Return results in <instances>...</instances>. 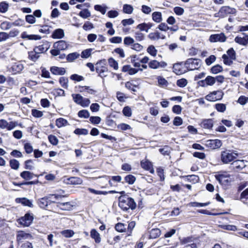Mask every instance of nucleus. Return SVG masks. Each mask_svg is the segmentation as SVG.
<instances>
[{
  "instance_id": "6ab92c4d",
  "label": "nucleus",
  "mask_w": 248,
  "mask_h": 248,
  "mask_svg": "<svg viewBox=\"0 0 248 248\" xmlns=\"http://www.w3.org/2000/svg\"><path fill=\"white\" fill-rule=\"evenodd\" d=\"M31 237V234L30 233H25L23 231H20L18 232L16 236L17 241L19 242H22L24 239H30Z\"/></svg>"
},
{
  "instance_id": "f3484780",
  "label": "nucleus",
  "mask_w": 248,
  "mask_h": 248,
  "mask_svg": "<svg viewBox=\"0 0 248 248\" xmlns=\"http://www.w3.org/2000/svg\"><path fill=\"white\" fill-rule=\"evenodd\" d=\"M244 36L243 37L236 36L234 41L236 43L243 46H246L248 44V35L245 33L243 34Z\"/></svg>"
},
{
  "instance_id": "a211bd4d",
  "label": "nucleus",
  "mask_w": 248,
  "mask_h": 248,
  "mask_svg": "<svg viewBox=\"0 0 248 248\" xmlns=\"http://www.w3.org/2000/svg\"><path fill=\"white\" fill-rule=\"evenodd\" d=\"M16 201L17 203H20L22 205L29 207H33V206L32 201L26 198H17Z\"/></svg>"
},
{
  "instance_id": "09e8293b",
  "label": "nucleus",
  "mask_w": 248,
  "mask_h": 248,
  "mask_svg": "<svg viewBox=\"0 0 248 248\" xmlns=\"http://www.w3.org/2000/svg\"><path fill=\"white\" fill-rule=\"evenodd\" d=\"M79 16L83 18H87L91 16L90 11L87 9H83L79 13Z\"/></svg>"
},
{
  "instance_id": "9d476101",
  "label": "nucleus",
  "mask_w": 248,
  "mask_h": 248,
  "mask_svg": "<svg viewBox=\"0 0 248 248\" xmlns=\"http://www.w3.org/2000/svg\"><path fill=\"white\" fill-rule=\"evenodd\" d=\"M205 146L211 149H215L220 148L222 142L219 140H209L205 141Z\"/></svg>"
},
{
  "instance_id": "338daca9",
  "label": "nucleus",
  "mask_w": 248,
  "mask_h": 248,
  "mask_svg": "<svg viewBox=\"0 0 248 248\" xmlns=\"http://www.w3.org/2000/svg\"><path fill=\"white\" fill-rule=\"evenodd\" d=\"M123 114L126 117H130L132 115V111L130 107H125L123 110Z\"/></svg>"
},
{
  "instance_id": "4468645a",
  "label": "nucleus",
  "mask_w": 248,
  "mask_h": 248,
  "mask_svg": "<svg viewBox=\"0 0 248 248\" xmlns=\"http://www.w3.org/2000/svg\"><path fill=\"white\" fill-rule=\"evenodd\" d=\"M53 47L61 50H65L68 47V44L64 40H60L53 44Z\"/></svg>"
},
{
  "instance_id": "aec40b11",
  "label": "nucleus",
  "mask_w": 248,
  "mask_h": 248,
  "mask_svg": "<svg viewBox=\"0 0 248 248\" xmlns=\"http://www.w3.org/2000/svg\"><path fill=\"white\" fill-rule=\"evenodd\" d=\"M57 207L62 210H70L72 205L70 202H57Z\"/></svg>"
},
{
  "instance_id": "8fccbe9b",
  "label": "nucleus",
  "mask_w": 248,
  "mask_h": 248,
  "mask_svg": "<svg viewBox=\"0 0 248 248\" xmlns=\"http://www.w3.org/2000/svg\"><path fill=\"white\" fill-rule=\"evenodd\" d=\"M147 51L151 55L155 57L157 54V50L153 45H151L148 46L147 49Z\"/></svg>"
},
{
  "instance_id": "13d9d810",
  "label": "nucleus",
  "mask_w": 248,
  "mask_h": 248,
  "mask_svg": "<svg viewBox=\"0 0 248 248\" xmlns=\"http://www.w3.org/2000/svg\"><path fill=\"white\" fill-rule=\"evenodd\" d=\"M107 8L108 7L107 6H102L100 5H95L94 6V9L100 12L103 15L106 13Z\"/></svg>"
},
{
  "instance_id": "3c124183",
  "label": "nucleus",
  "mask_w": 248,
  "mask_h": 248,
  "mask_svg": "<svg viewBox=\"0 0 248 248\" xmlns=\"http://www.w3.org/2000/svg\"><path fill=\"white\" fill-rule=\"evenodd\" d=\"M148 66L151 69H158L159 68V62L156 60L151 61L148 63Z\"/></svg>"
},
{
  "instance_id": "58836bf2",
  "label": "nucleus",
  "mask_w": 248,
  "mask_h": 248,
  "mask_svg": "<svg viewBox=\"0 0 248 248\" xmlns=\"http://www.w3.org/2000/svg\"><path fill=\"white\" fill-rule=\"evenodd\" d=\"M10 166L12 169L17 170L19 167V163L18 161L16 159H13L10 160Z\"/></svg>"
},
{
  "instance_id": "0e129e2a",
  "label": "nucleus",
  "mask_w": 248,
  "mask_h": 248,
  "mask_svg": "<svg viewBox=\"0 0 248 248\" xmlns=\"http://www.w3.org/2000/svg\"><path fill=\"white\" fill-rule=\"evenodd\" d=\"M26 22L30 24H34L36 22V19L33 15H28L25 16Z\"/></svg>"
},
{
  "instance_id": "49530a36",
  "label": "nucleus",
  "mask_w": 248,
  "mask_h": 248,
  "mask_svg": "<svg viewBox=\"0 0 248 248\" xmlns=\"http://www.w3.org/2000/svg\"><path fill=\"white\" fill-rule=\"evenodd\" d=\"M135 41L134 39L129 36L125 37L124 40V43L125 46H132V45L134 44Z\"/></svg>"
},
{
  "instance_id": "37998d69",
  "label": "nucleus",
  "mask_w": 248,
  "mask_h": 248,
  "mask_svg": "<svg viewBox=\"0 0 248 248\" xmlns=\"http://www.w3.org/2000/svg\"><path fill=\"white\" fill-rule=\"evenodd\" d=\"M0 27L3 30H8L11 28L13 26L12 22L4 21L0 24Z\"/></svg>"
},
{
  "instance_id": "f257e3e1",
  "label": "nucleus",
  "mask_w": 248,
  "mask_h": 248,
  "mask_svg": "<svg viewBox=\"0 0 248 248\" xmlns=\"http://www.w3.org/2000/svg\"><path fill=\"white\" fill-rule=\"evenodd\" d=\"M119 206L123 210L127 211L129 208L133 210L136 207V203L133 199L128 195H121L119 198Z\"/></svg>"
},
{
  "instance_id": "2eb2a0df",
  "label": "nucleus",
  "mask_w": 248,
  "mask_h": 248,
  "mask_svg": "<svg viewBox=\"0 0 248 248\" xmlns=\"http://www.w3.org/2000/svg\"><path fill=\"white\" fill-rule=\"evenodd\" d=\"M21 37L23 39L29 40H38L41 38V37L39 35L31 34L29 35L27 32H23L21 34Z\"/></svg>"
},
{
  "instance_id": "9b49d317",
  "label": "nucleus",
  "mask_w": 248,
  "mask_h": 248,
  "mask_svg": "<svg viewBox=\"0 0 248 248\" xmlns=\"http://www.w3.org/2000/svg\"><path fill=\"white\" fill-rule=\"evenodd\" d=\"M226 40V37L223 33L220 34H212L210 36L209 40L211 42H216L217 41L224 42Z\"/></svg>"
},
{
  "instance_id": "412c9836",
  "label": "nucleus",
  "mask_w": 248,
  "mask_h": 248,
  "mask_svg": "<svg viewBox=\"0 0 248 248\" xmlns=\"http://www.w3.org/2000/svg\"><path fill=\"white\" fill-rule=\"evenodd\" d=\"M64 36V32L62 29H58L55 30L51 35L52 38L54 39H61Z\"/></svg>"
},
{
  "instance_id": "864d4df0",
  "label": "nucleus",
  "mask_w": 248,
  "mask_h": 248,
  "mask_svg": "<svg viewBox=\"0 0 248 248\" xmlns=\"http://www.w3.org/2000/svg\"><path fill=\"white\" fill-rule=\"evenodd\" d=\"M227 55L230 59L235 60L236 59V53L233 48L229 49L227 51Z\"/></svg>"
},
{
  "instance_id": "052dcab7",
  "label": "nucleus",
  "mask_w": 248,
  "mask_h": 248,
  "mask_svg": "<svg viewBox=\"0 0 248 248\" xmlns=\"http://www.w3.org/2000/svg\"><path fill=\"white\" fill-rule=\"evenodd\" d=\"M61 233L64 237L68 238L72 237L74 234V232L71 230H66L62 231Z\"/></svg>"
},
{
  "instance_id": "bf43d9fd",
  "label": "nucleus",
  "mask_w": 248,
  "mask_h": 248,
  "mask_svg": "<svg viewBox=\"0 0 248 248\" xmlns=\"http://www.w3.org/2000/svg\"><path fill=\"white\" fill-rule=\"evenodd\" d=\"M49 141L53 145H56L59 142L58 139L55 136L50 135L48 137Z\"/></svg>"
},
{
  "instance_id": "cd10ccee",
  "label": "nucleus",
  "mask_w": 248,
  "mask_h": 248,
  "mask_svg": "<svg viewBox=\"0 0 248 248\" xmlns=\"http://www.w3.org/2000/svg\"><path fill=\"white\" fill-rule=\"evenodd\" d=\"M20 175L23 179L26 180H29L33 178L34 174L33 173L29 171H23L20 173Z\"/></svg>"
},
{
  "instance_id": "6e6d98bb",
  "label": "nucleus",
  "mask_w": 248,
  "mask_h": 248,
  "mask_svg": "<svg viewBox=\"0 0 248 248\" xmlns=\"http://www.w3.org/2000/svg\"><path fill=\"white\" fill-rule=\"evenodd\" d=\"M92 49H87L82 51L81 57L82 58H88L91 55Z\"/></svg>"
},
{
  "instance_id": "a19ab883",
  "label": "nucleus",
  "mask_w": 248,
  "mask_h": 248,
  "mask_svg": "<svg viewBox=\"0 0 248 248\" xmlns=\"http://www.w3.org/2000/svg\"><path fill=\"white\" fill-rule=\"evenodd\" d=\"M78 116L80 118H88L90 117L89 112L86 109H83L78 111Z\"/></svg>"
},
{
  "instance_id": "79ce46f5",
  "label": "nucleus",
  "mask_w": 248,
  "mask_h": 248,
  "mask_svg": "<svg viewBox=\"0 0 248 248\" xmlns=\"http://www.w3.org/2000/svg\"><path fill=\"white\" fill-rule=\"evenodd\" d=\"M215 107L217 111L220 112H224L226 109V105L223 103H217Z\"/></svg>"
},
{
  "instance_id": "680f3d73",
  "label": "nucleus",
  "mask_w": 248,
  "mask_h": 248,
  "mask_svg": "<svg viewBox=\"0 0 248 248\" xmlns=\"http://www.w3.org/2000/svg\"><path fill=\"white\" fill-rule=\"evenodd\" d=\"M177 85L180 87H185L187 84V81L185 78H181L177 81Z\"/></svg>"
},
{
  "instance_id": "a18cd8bd",
  "label": "nucleus",
  "mask_w": 248,
  "mask_h": 248,
  "mask_svg": "<svg viewBox=\"0 0 248 248\" xmlns=\"http://www.w3.org/2000/svg\"><path fill=\"white\" fill-rule=\"evenodd\" d=\"M74 133L78 135H86L88 134V130L85 128H77L74 130Z\"/></svg>"
},
{
  "instance_id": "c03bdc74",
  "label": "nucleus",
  "mask_w": 248,
  "mask_h": 248,
  "mask_svg": "<svg viewBox=\"0 0 248 248\" xmlns=\"http://www.w3.org/2000/svg\"><path fill=\"white\" fill-rule=\"evenodd\" d=\"M108 62L109 66L113 67L115 70L118 69V62L112 58H110L108 60Z\"/></svg>"
},
{
  "instance_id": "2f4dec72",
  "label": "nucleus",
  "mask_w": 248,
  "mask_h": 248,
  "mask_svg": "<svg viewBox=\"0 0 248 248\" xmlns=\"http://www.w3.org/2000/svg\"><path fill=\"white\" fill-rule=\"evenodd\" d=\"M68 78L66 77H62L59 78V83L64 89H67L68 87Z\"/></svg>"
},
{
  "instance_id": "20e7f679",
  "label": "nucleus",
  "mask_w": 248,
  "mask_h": 248,
  "mask_svg": "<svg viewBox=\"0 0 248 248\" xmlns=\"http://www.w3.org/2000/svg\"><path fill=\"white\" fill-rule=\"evenodd\" d=\"M236 10L230 6H224L220 8L219 11L214 14L216 17L224 18L228 15H235Z\"/></svg>"
},
{
  "instance_id": "4c0bfd02",
  "label": "nucleus",
  "mask_w": 248,
  "mask_h": 248,
  "mask_svg": "<svg viewBox=\"0 0 248 248\" xmlns=\"http://www.w3.org/2000/svg\"><path fill=\"white\" fill-rule=\"evenodd\" d=\"M68 123V122L65 119L60 118L57 119L56 121V125L58 127H61L63 126L66 125Z\"/></svg>"
},
{
  "instance_id": "bb28decb",
  "label": "nucleus",
  "mask_w": 248,
  "mask_h": 248,
  "mask_svg": "<svg viewBox=\"0 0 248 248\" xmlns=\"http://www.w3.org/2000/svg\"><path fill=\"white\" fill-rule=\"evenodd\" d=\"M152 26L153 25L152 23H143L139 24L137 28L141 31H145L147 32L148 31V30L150 29L152 27Z\"/></svg>"
},
{
  "instance_id": "e433bc0d",
  "label": "nucleus",
  "mask_w": 248,
  "mask_h": 248,
  "mask_svg": "<svg viewBox=\"0 0 248 248\" xmlns=\"http://www.w3.org/2000/svg\"><path fill=\"white\" fill-rule=\"evenodd\" d=\"M115 228L119 232H124L126 229V225L122 223H118L116 224Z\"/></svg>"
},
{
  "instance_id": "dca6fc26",
  "label": "nucleus",
  "mask_w": 248,
  "mask_h": 248,
  "mask_svg": "<svg viewBox=\"0 0 248 248\" xmlns=\"http://www.w3.org/2000/svg\"><path fill=\"white\" fill-rule=\"evenodd\" d=\"M51 72L56 75H63L66 73V70L64 68L58 67L57 66H52L50 69Z\"/></svg>"
},
{
  "instance_id": "72a5a7b5",
  "label": "nucleus",
  "mask_w": 248,
  "mask_h": 248,
  "mask_svg": "<svg viewBox=\"0 0 248 248\" xmlns=\"http://www.w3.org/2000/svg\"><path fill=\"white\" fill-rule=\"evenodd\" d=\"M136 180V177L132 174H128L124 177L125 182L127 183L129 185L133 184Z\"/></svg>"
},
{
  "instance_id": "393cba45",
  "label": "nucleus",
  "mask_w": 248,
  "mask_h": 248,
  "mask_svg": "<svg viewBox=\"0 0 248 248\" xmlns=\"http://www.w3.org/2000/svg\"><path fill=\"white\" fill-rule=\"evenodd\" d=\"M91 237L94 240L96 243H99L101 242L100 235L95 229H93L91 230Z\"/></svg>"
},
{
  "instance_id": "e2e57ef3",
  "label": "nucleus",
  "mask_w": 248,
  "mask_h": 248,
  "mask_svg": "<svg viewBox=\"0 0 248 248\" xmlns=\"http://www.w3.org/2000/svg\"><path fill=\"white\" fill-rule=\"evenodd\" d=\"M33 161L31 159H29L25 162V169L26 170H31L33 169V166L32 165Z\"/></svg>"
},
{
  "instance_id": "c756f323",
  "label": "nucleus",
  "mask_w": 248,
  "mask_h": 248,
  "mask_svg": "<svg viewBox=\"0 0 248 248\" xmlns=\"http://www.w3.org/2000/svg\"><path fill=\"white\" fill-rule=\"evenodd\" d=\"M68 183L72 185H79L82 182V180L78 177H72L68 179Z\"/></svg>"
},
{
  "instance_id": "c85d7f7f",
  "label": "nucleus",
  "mask_w": 248,
  "mask_h": 248,
  "mask_svg": "<svg viewBox=\"0 0 248 248\" xmlns=\"http://www.w3.org/2000/svg\"><path fill=\"white\" fill-rule=\"evenodd\" d=\"M40 57V55L33 49V51L29 52V58L33 61H36Z\"/></svg>"
},
{
  "instance_id": "7ed1b4c3",
  "label": "nucleus",
  "mask_w": 248,
  "mask_h": 248,
  "mask_svg": "<svg viewBox=\"0 0 248 248\" xmlns=\"http://www.w3.org/2000/svg\"><path fill=\"white\" fill-rule=\"evenodd\" d=\"M95 70L101 78L106 77L107 75L106 73L108 72L107 62L105 59L100 60L95 64Z\"/></svg>"
},
{
  "instance_id": "0eeeda50",
  "label": "nucleus",
  "mask_w": 248,
  "mask_h": 248,
  "mask_svg": "<svg viewBox=\"0 0 248 248\" xmlns=\"http://www.w3.org/2000/svg\"><path fill=\"white\" fill-rule=\"evenodd\" d=\"M223 95L224 93L221 90H218L210 93L205 96V99L209 101H216L221 100Z\"/></svg>"
},
{
  "instance_id": "de8ad7c7",
  "label": "nucleus",
  "mask_w": 248,
  "mask_h": 248,
  "mask_svg": "<svg viewBox=\"0 0 248 248\" xmlns=\"http://www.w3.org/2000/svg\"><path fill=\"white\" fill-rule=\"evenodd\" d=\"M223 60V62L225 64L227 65H231L233 63V60L230 59L228 56L226 54H223L222 56Z\"/></svg>"
},
{
  "instance_id": "5fc2aeb1",
  "label": "nucleus",
  "mask_w": 248,
  "mask_h": 248,
  "mask_svg": "<svg viewBox=\"0 0 248 248\" xmlns=\"http://www.w3.org/2000/svg\"><path fill=\"white\" fill-rule=\"evenodd\" d=\"M206 85L207 86H212L216 82V79L214 77L208 76L205 78Z\"/></svg>"
},
{
  "instance_id": "f03ea898",
  "label": "nucleus",
  "mask_w": 248,
  "mask_h": 248,
  "mask_svg": "<svg viewBox=\"0 0 248 248\" xmlns=\"http://www.w3.org/2000/svg\"><path fill=\"white\" fill-rule=\"evenodd\" d=\"M238 155L236 152L233 151L225 150L222 151L221 154V160L224 164H228L236 159Z\"/></svg>"
},
{
  "instance_id": "6e6552de",
  "label": "nucleus",
  "mask_w": 248,
  "mask_h": 248,
  "mask_svg": "<svg viewBox=\"0 0 248 248\" xmlns=\"http://www.w3.org/2000/svg\"><path fill=\"white\" fill-rule=\"evenodd\" d=\"M33 219V215L30 213H27L24 217L19 218L17 222L19 224L24 227H28L31 224Z\"/></svg>"
},
{
  "instance_id": "ddd939ff",
  "label": "nucleus",
  "mask_w": 248,
  "mask_h": 248,
  "mask_svg": "<svg viewBox=\"0 0 248 248\" xmlns=\"http://www.w3.org/2000/svg\"><path fill=\"white\" fill-rule=\"evenodd\" d=\"M141 167L145 170H148L151 173H154V170L153 167V165L151 162L148 160H142L141 161Z\"/></svg>"
},
{
  "instance_id": "c9c22d12",
  "label": "nucleus",
  "mask_w": 248,
  "mask_h": 248,
  "mask_svg": "<svg viewBox=\"0 0 248 248\" xmlns=\"http://www.w3.org/2000/svg\"><path fill=\"white\" fill-rule=\"evenodd\" d=\"M223 71L222 67L219 65L217 64L214 66H213L211 69V72L212 73L214 74H218Z\"/></svg>"
},
{
  "instance_id": "4be33fe9",
  "label": "nucleus",
  "mask_w": 248,
  "mask_h": 248,
  "mask_svg": "<svg viewBox=\"0 0 248 248\" xmlns=\"http://www.w3.org/2000/svg\"><path fill=\"white\" fill-rule=\"evenodd\" d=\"M201 125L204 128L211 129L213 126V120L211 119L203 120Z\"/></svg>"
},
{
  "instance_id": "774afa93",
  "label": "nucleus",
  "mask_w": 248,
  "mask_h": 248,
  "mask_svg": "<svg viewBox=\"0 0 248 248\" xmlns=\"http://www.w3.org/2000/svg\"><path fill=\"white\" fill-rule=\"evenodd\" d=\"M248 102V97L245 96H240L237 100V102L242 105H244Z\"/></svg>"
},
{
  "instance_id": "1a4fd4ad",
  "label": "nucleus",
  "mask_w": 248,
  "mask_h": 248,
  "mask_svg": "<svg viewBox=\"0 0 248 248\" xmlns=\"http://www.w3.org/2000/svg\"><path fill=\"white\" fill-rule=\"evenodd\" d=\"M215 177L221 185H226L231 182L230 175L226 172L217 174Z\"/></svg>"
},
{
  "instance_id": "a878e982",
  "label": "nucleus",
  "mask_w": 248,
  "mask_h": 248,
  "mask_svg": "<svg viewBox=\"0 0 248 248\" xmlns=\"http://www.w3.org/2000/svg\"><path fill=\"white\" fill-rule=\"evenodd\" d=\"M161 234V231L158 228L153 229L150 232L149 238L155 239L159 237Z\"/></svg>"
},
{
  "instance_id": "603ef678",
  "label": "nucleus",
  "mask_w": 248,
  "mask_h": 248,
  "mask_svg": "<svg viewBox=\"0 0 248 248\" xmlns=\"http://www.w3.org/2000/svg\"><path fill=\"white\" fill-rule=\"evenodd\" d=\"M148 37L152 40H158L160 39V33L158 31L151 32L149 34Z\"/></svg>"
},
{
  "instance_id": "473e14b6",
  "label": "nucleus",
  "mask_w": 248,
  "mask_h": 248,
  "mask_svg": "<svg viewBox=\"0 0 248 248\" xmlns=\"http://www.w3.org/2000/svg\"><path fill=\"white\" fill-rule=\"evenodd\" d=\"M80 55L78 52H73L69 54L66 57V60L68 62H72L75 60L78 59Z\"/></svg>"
},
{
  "instance_id": "7c9ffc66",
  "label": "nucleus",
  "mask_w": 248,
  "mask_h": 248,
  "mask_svg": "<svg viewBox=\"0 0 248 248\" xmlns=\"http://www.w3.org/2000/svg\"><path fill=\"white\" fill-rule=\"evenodd\" d=\"M152 18L156 23H160L162 21V14L160 12H155L152 14Z\"/></svg>"
},
{
  "instance_id": "5701e85b",
  "label": "nucleus",
  "mask_w": 248,
  "mask_h": 248,
  "mask_svg": "<svg viewBox=\"0 0 248 248\" xmlns=\"http://www.w3.org/2000/svg\"><path fill=\"white\" fill-rule=\"evenodd\" d=\"M173 71L178 75L183 74L185 72L181 63H175L173 66Z\"/></svg>"
},
{
  "instance_id": "423d86ee",
  "label": "nucleus",
  "mask_w": 248,
  "mask_h": 248,
  "mask_svg": "<svg viewBox=\"0 0 248 248\" xmlns=\"http://www.w3.org/2000/svg\"><path fill=\"white\" fill-rule=\"evenodd\" d=\"M37 202L40 208L47 209L48 206L52 203H55V201L52 200L51 195H48L38 199Z\"/></svg>"
},
{
  "instance_id": "4d7b16f0",
  "label": "nucleus",
  "mask_w": 248,
  "mask_h": 248,
  "mask_svg": "<svg viewBox=\"0 0 248 248\" xmlns=\"http://www.w3.org/2000/svg\"><path fill=\"white\" fill-rule=\"evenodd\" d=\"M90 122L93 124H99L101 120V119L99 116H92L90 117Z\"/></svg>"
},
{
  "instance_id": "b1692460",
  "label": "nucleus",
  "mask_w": 248,
  "mask_h": 248,
  "mask_svg": "<svg viewBox=\"0 0 248 248\" xmlns=\"http://www.w3.org/2000/svg\"><path fill=\"white\" fill-rule=\"evenodd\" d=\"M49 47L47 43L44 44L42 45H40L38 46H36L34 48V50H35L39 55L41 53H44L47 50Z\"/></svg>"
},
{
  "instance_id": "f704fd0d",
  "label": "nucleus",
  "mask_w": 248,
  "mask_h": 248,
  "mask_svg": "<svg viewBox=\"0 0 248 248\" xmlns=\"http://www.w3.org/2000/svg\"><path fill=\"white\" fill-rule=\"evenodd\" d=\"M133 7L130 4H125L123 6V12L124 13L127 14H131L133 13Z\"/></svg>"
},
{
  "instance_id": "69168bd1",
  "label": "nucleus",
  "mask_w": 248,
  "mask_h": 248,
  "mask_svg": "<svg viewBox=\"0 0 248 248\" xmlns=\"http://www.w3.org/2000/svg\"><path fill=\"white\" fill-rule=\"evenodd\" d=\"M31 114L33 117L36 118H40L43 115V112L36 109H32Z\"/></svg>"
},
{
  "instance_id": "39448f33",
  "label": "nucleus",
  "mask_w": 248,
  "mask_h": 248,
  "mask_svg": "<svg viewBox=\"0 0 248 248\" xmlns=\"http://www.w3.org/2000/svg\"><path fill=\"white\" fill-rule=\"evenodd\" d=\"M185 64L188 71L194 70L198 69L201 67L202 62L198 59L190 58L186 61Z\"/></svg>"
},
{
  "instance_id": "f8f14e48",
  "label": "nucleus",
  "mask_w": 248,
  "mask_h": 248,
  "mask_svg": "<svg viewBox=\"0 0 248 248\" xmlns=\"http://www.w3.org/2000/svg\"><path fill=\"white\" fill-rule=\"evenodd\" d=\"M233 169L235 170L238 171L242 170L245 167L244 160H237L232 162V164Z\"/></svg>"
},
{
  "instance_id": "ea45409f",
  "label": "nucleus",
  "mask_w": 248,
  "mask_h": 248,
  "mask_svg": "<svg viewBox=\"0 0 248 248\" xmlns=\"http://www.w3.org/2000/svg\"><path fill=\"white\" fill-rule=\"evenodd\" d=\"M72 96L73 97V99L74 101V102L77 103V104H78L80 105V104L81 103V101L83 98V96H82L79 94H72Z\"/></svg>"
}]
</instances>
